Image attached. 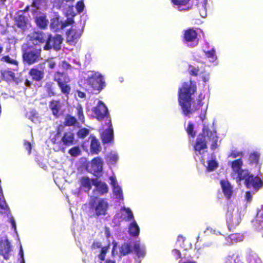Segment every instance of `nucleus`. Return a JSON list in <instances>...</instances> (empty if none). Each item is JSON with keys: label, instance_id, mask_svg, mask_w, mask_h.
I'll use <instances>...</instances> for the list:
<instances>
[{"label": "nucleus", "instance_id": "obj_1", "mask_svg": "<svg viewBox=\"0 0 263 263\" xmlns=\"http://www.w3.org/2000/svg\"><path fill=\"white\" fill-rule=\"evenodd\" d=\"M203 134L199 135L194 146L195 153L196 156H200L199 159L202 163L206 167L209 172L214 171L218 166V163L216 160L215 156L212 155L210 158L207 160V165H205V155L207 153L206 143L211 142V148L215 149L218 146V137L214 129H210L204 125L202 129Z\"/></svg>", "mask_w": 263, "mask_h": 263}, {"label": "nucleus", "instance_id": "obj_2", "mask_svg": "<svg viewBox=\"0 0 263 263\" xmlns=\"http://www.w3.org/2000/svg\"><path fill=\"white\" fill-rule=\"evenodd\" d=\"M196 90V83L190 81L182 84L179 89L178 101L182 112L185 116H189L194 111L198 109L201 106V100L202 99V94L199 96L197 103H194L191 107L192 96Z\"/></svg>", "mask_w": 263, "mask_h": 263}, {"label": "nucleus", "instance_id": "obj_3", "mask_svg": "<svg viewBox=\"0 0 263 263\" xmlns=\"http://www.w3.org/2000/svg\"><path fill=\"white\" fill-rule=\"evenodd\" d=\"M31 38L34 46H41L39 44V43H43L46 41V44L44 46V49L46 50H49L52 48L56 51L59 50L61 48L63 41V38L61 35L55 34L52 36L50 34L47 38L45 34L42 32L34 33Z\"/></svg>", "mask_w": 263, "mask_h": 263}, {"label": "nucleus", "instance_id": "obj_4", "mask_svg": "<svg viewBox=\"0 0 263 263\" xmlns=\"http://www.w3.org/2000/svg\"><path fill=\"white\" fill-rule=\"evenodd\" d=\"M243 215V210L234 204L228 206L226 215V221L228 229L231 231L239 225Z\"/></svg>", "mask_w": 263, "mask_h": 263}, {"label": "nucleus", "instance_id": "obj_5", "mask_svg": "<svg viewBox=\"0 0 263 263\" xmlns=\"http://www.w3.org/2000/svg\"><path fill=\"white\" fill-rule=\"evenodd\" d=\"M89 208L90 210L93 212L95 216L97 217L105 216L107 214L109 204L106 199L90 198Z\"/></svg>", "mask_w": 263, "mask_h": 263}, {"label": "nucleus", "instance_id": "obj_6", "mask_svg": "<svg viewBox=\"0 0 263 263\" xmlns=\"http://www.w3.org/2000/svg\"><path fill=\"white\" fill-rule=\"evenodd\" d=\"M228 164L232 170V177L236 180L237 182H239L245 175L248 174V170L242 168L243 161L241 159H237L229 162Z\"/></svg>", "mask_w": 263, "mask_h": 263}, {"label": "nucleus", "instance_id": "obj_7", "mask_svg": "<svg viewBox=\"0 0 263 263\" xmlns=\"http://www.w3.org/2000/svg\"><path fill=\"white\" fill-rule=\"evenodd\" d=\"M86 82L95 90H101L105 86L103 76L98 72L89 71Z\"/></svg>", "mask_w": 263, "mask_h": 263}, {"label": "nucleus", "instance_id": "obj_8", "mask_svg": "<svg viewBox=\"0 0 263 263\" xmlns=\"http://www.w3.org/2000/svg\"><path fill=\"white\" fill-rule=\"evenodd\" d=\"M41 46H36L24 51L23 54L24 61L29 64L38 62L42 59L41 55Z\"/></svg>", "mask_w": 263, "mask_h": 263}, {"label": "nucleus", "instance_id": "obj_9", "mask_svg": "<svg viewBox=\"0 0 263 263\" xmlns=\"http://www.w3.org/2000/svg\"><path fill=\"white\" fill-rule=\"evenodd\" d=\"M0 214L7 216L8 221L11 223L12 229L17 233L16 225L14 218L10 214V209L3 196L2 189L0 186Z\"/></svg>", "mask_w": 263, "mask_h": 263}, {"label": "nucleus", "instance_id": "obj_10", "mask_svg": "<svg viewBox=\"0 0 263 263\" xmlns=\"http://www.w3.org/2000/svg\"><path fill=\"white\" fill-rule=\"evenodd\" d=\"M242 180H245V183L247 188L253 189L255 192L258 191L263 186V180L259 176H254L248 171V174L245 175Z\"/></svg>", "mask_w": 263, "mask_h": 263}, {"label": "nucleus", "instance_id": "obj_11", "mask_svg": "<svg viewBox=\"0 0 263 263\" xmlns=\"http://www.w3.org/2000/svg\"><path fill=\"white\" fill-rule=\"evenodd\" d=\"M54 80L57 82L61 92L67 97L71 90V88L68 84L70 80L67 75L64 73L58 72L55 74Z\"/></svg>", "mask_w": 263, "mask_h": 263}, {"label": "nucleus", "instance_id": "obj_12", "mask_svg": "<svg viewBox=\"0 0 263 263\" xmlns=\"http://www.w3.org/2000/svg\"><path fill=\"white\" fill-rule=\"evenodd\" d=\"M69 14L71 15V17H68L64 22L60 21L59 19L57 17L51 19L50 23L51 29L54 32H58L73 24L74 23L73 17L75 14L73 12L72 13L70 12Z\"/></svg>", "mask_w": 263, "mask_h": 263}, {"label": "nucleus", "instance_id": "obj_13", "mask_svg": "<svg viewBox=\"0 0 263 263\" xmlns=\"http://www.w3.org/2000/svg\"><path fill=\"white\" fill-rule=\"evenodd\" d=\"M183 43L190 47H194L198 44L197 33L193 28L183 31Z\"/></svg>", "mask_w": 263, "mask_h": 263}, {"label": "nucleus", "instance_id": "obj_14", "mask_svg": "<svg viewBox=\"0 0 263 263\" xmlns=\"http://www.w3.org/2000/svg\"><path fill=\"white\" fill-rule=\"evenodd\" d=\"M94 189L92 191V195L91 198H97L98 197L103 196L108 192V186L107 184L98 179H93Z\"/></svg>", "mask_w": 263, "mask_h": 263}, {"label": "nucleus", "instance_id": "obj_15", "mask_svg": "<svg viewBox=\"0 0 263 263\" xmlns=\"http://www.w3.org/2000/svg\"><path fill=\"white\" fill-rule=\"evenodd\" d=\"M92 111L98 120H102L108 114L107 108L101 101H97V105L92 108Z\"/></svg>", "mask_w": 263, "mask_h": 263}, {"label": "nucleus", "instance_id": "obj_16", "mask_svg": "<svg viewBox=\"0 0 263 263\" xmlns=\"http://www.w3.org/2000/svg\"><path fill=\"white\" fill-rule=\"evenodd\" d=\"M110 184L112 188L114 195L118 200H123V193L121 186L118 184L116 178L115 176H111L109 177Z\"/></svg>", "mask_w": 263, "mask_h": 263}, {"label": "nucleus", "instance_id": "obj_17", "mask_svg": "<svg viewBox=\"0 0 263 263\" xmlns=\"http://www.w3.org/2000/svg\"><path fill=\"white\" fill-rule=\"evenodd\" d=\"M11 251L10 242L6 238L0 240V255H2L5 259H8L10 257V253Z\"/></svg>", "mask_w": 263, "mask_h": 263}, {"label": "nucleus", "instance_id": "obj_18", "mask_svg": "<svg viewBox=\"0 0 263 263\" xmlns=\"http://www.w3.org/2000/svg\"><path fill=\"white\" fill-rule=\"evenodd\" d=\"M103 161L100 157H96L91 160V170L96 175L98 176L101 173L103 170Z\"/></svg>", "mask_w": 263, "mask_h": 263}, {"label": "nucleus", "instance_id": "obj_19", "mask_svg": "<svg viewBox=\"0 0 263 263\" xmlns=\"http://www.w3.org/2000/svg\"><path fill=\"white\" fill-rule=\"evenodd\" d=\"M108 128L101 134L102 140L104 143H109L114 139V131L110 120L108 121Z\"/></svg>", "mask_w": 263, "mask_h": 263}, {"label": "nucleus", "instance_id": "obj_20", "mask_svg": "<svg viewBox=\"0 0 263 263\" xmlns=\"http://www.w3.org/2000/svg\"><path fill=\"white\" fill-rule=\"evenodd\" d=\"M220 185L224 196L229 199L232 195V186L228 180L224 179L220 181Z\"/></svg>", "mask_w": 263, "mask_h": 263}, {"label": "nucleus", "instance_id": "obj_21", "mask_svg": "<svg viewBox=\"0 0 263 263\" xmlns=\"http://www.w3.org/2000/svg\"><path fill=\"white\" fill-rule=\"evenodd\" d=\"M29 74L32 77V79L35 81L42 80L44 77L43 69L40 70L36 66L30 70Z\"/></svg>", "mask_w": 263, "mask_h": 263}, {"label": "nucleus", "instance_id": "obj_22", "mask_svg": "<svg viewBox=\"0 0 263 263\" xmlns=\"http://www.w3.org/2000/svg\"><path fill=\"white\" fill-rule=\"evenodd\" d=\"M191 0H171L174 7L180 11L189 10L187 5Z\"/></svg>", "mask_w": 263, "mask_h": 263}, {"label": "nucleus", "instance_id": "obj_23", "mask_svg": "<svg viewBox=\"0 0 263 263\" xmlns=\"http://www.w3.org/2000/svg\"><path fill=\"white\" fill-rule=\"evenodd\" d=\"M130 221L128 225V233L132 236L137 237L140 233V228L135 219Z\"/></svg>", "mask_w": 263, "mask_h": 263}, {"label": "nucleus", "instance_id": "obj_24", "mask_svg": "<svg viewBox=\"0 0 263 263\" xmlns=\"http://www.w3.org/2000/svg\"><path fill=\"white\" fill-rule=\"evenodd\" d=\"M121 217L126 221H130L134 219V214L132 210L125 206H123L120 209Z\"/></svg>", "mask_w": 263, "mask_h": 263}, {"label": "nucleus", "instance_id": "obj_25", "mask_svg": "<svg viewBox=\"0 0 263 263\" xmlns=\"http://www.w3.org/2000/svg\"><path fill=\"white\" fill-rule=\"evenodd\" d=\"M134 251L139 258L144 257L146 254L145 245L141 244L139 241L134 244Z\"/></svg>", "mask_w": 263, "mask_h": 263}, {"label": "nucleus", "instance_id": "obj_26", "mask_svg": "<svg viewBox=\"0 0 263 263\" xmlns=\"http://www.w3.org/2000/svg\"><path fill=\"white\" fill-rule=\"evenodd\" d=\"M80 182L81 187L87 193L90 190L91 185H93V179H90L88 177H83L80 180Z\"/></svg>", "mask_w": 263, "mask_h": 263}, {"label": "nucleus", "instance_id": "obj_27", "mask_svg": "<svg viewBox=\"0 0 263 263\" xmlns=\"http://www.w3.org/2000/svg\"><path fill=\"white\" fill-rule=\"evenodd\" d=\"M27 18L23 14L22 12H18L15 17V23L17 26L22 30L26 28Z\"/></svg>", "mask_w": 263, "mask_h": 263}, {"label": "nucleus", "instance_id": "obj_28", "mask_svg": "<svg viewBox=\"0 0 263 263\" xmlns=\"http://www.w3.org/2000/svg\"><path fill=\"white\" fill-rule=\"evenodd\" d=\"M243 236L240 234H232L226 238V245H230L235 242L241 241L243 240Z\"/></svg>", "mask_w": 263, "mask_h": 263}, {"label": "nucleus", "instance_id": "obj_29", "mask_svg": "<svg viewBox=\"0 0 263 263\" xmlns=\"http://www.w3.org/2000/svg\"><path fill=\"white\" fill-rule=\"evenodd\" d=\"M47 4L46 0H33L31 8L28 7V9L34 13L37 9H43L46 7Z\"/></svg>", "mask_w": 263, "mask_h": 263}, {"label": "nucleus", "instance_id": "obj_30", "mask_svg": "<svg viewBox=\"0 0 263 263\" xmlns=\"http://www.w3.org/2000/svg\"><path fill=\"white\" fill-rule=\"evenodd\" d=\"M207 3L206 0H199L195 5L198 8L200 16L202 17H205L207 15L206 5Z\"/></svg>", "mask_w": 263, "mask_h": 263}, {"label": "nucleus", "instance_id": "obj_31", "mask_svg": "<svg viewBox=\"0 0 263 263\" xmlns=\"http://www.w3.org/2000/svg\"><path fill=\"white\" fill-rule=\"evenodd\" d=\"M74 114L78 118V121L84 124L85 121V117L83 113V109L81 104H78L74 107Z\"/></svg>", "mask_w": 263, "mask_h": 263}, {"label": "nucleus", "instance_id": "obj_32", "mask_svg": "<svg viewBox=\"0 0 263 263\" xmlns=\"http://www.w3.org/2000/svg\"><path fill=\"white\" fill-rule=\"evenodd\" d=\"M49 107L51 110L53 115L58 117L61 107L60 102L59 101L52 100L50 102Z\"/></svg>", "mask_w": 263, "mask_h": 263}, {"label": "nucleus", "instance_id": "obj_33", "mask_svg": "<svg viewBox=\"0 0 263 263\" xmlns=\"http://www.w3.org/2000/svg\"><path fill=\"white\" fill-rule=\"evenodd\" d=\"M132 246L130 243L124 242L119 248L120 256L128 254L132 252Z\"/></svg>", "mask_w": 263, "mask_h": 263}, {"label": "nucleus", "instance_id": "obj_34", "mask_svg": "<svg viewBox=\"0 0 263 263\" xmlns=\"http://www.w3.org/2000/svg\"><path fill=\"white\" fill-rule=\"evenodd\" d=\"M62 139V142L64 145H69L73 144L74 135L71 132L65 133Z\"/></svg>", "mask_w": 263, "mask_h": 263}, {"label": "nucleus", "instance_id": "obj_35", "mask_svg": "<svg viewBox=\"0 0 263 263\" xmlns=\"http://www.w3.org/2000/svg\"><path fill=\"white\" fill-rule=\"evenodd\" d=\"M101 150L99 141L94 137H91L90 151L92 153L97 154Z\"/></svg>", "mask_w": 263, "mask_h": 263}, {"label": "nucleus", "instance_id": "obj_36", "mask_svg": "<svg viewBox=\"0 0 263 263\" xmlns=\"http://www.w3.org/2000/svg\"><path fill=\"white\" fill-rule=\"evenodd\" d=\"M254 227L259 231L263 230V214L257 213L256 219L253 221Z\"/></svg>", "mask_w": 263, "mask_h": 263}, {"label": "nucleus", "instance_id": "obj_37", "mask_svg": "<svg viewBox=\"0 0 263 263\" xmlns=\"http://www.w3.org/2000/svg\"><path fill=\"white\" fill-rule=\"evenodd\" d=\"M64 124L66 126H79L80 122L74 117L70 115H67L65 118Z\"/></svg>", "mask_w": 263, "mask_h": 263}, {"label": "nucleus", "instance_id": "obj_38", "mask_svg": "<svg viewBox=\"0 0 263 263\" xmlns=\"http://www.w3.org/2000/svg\"><path fill=\"white\" fill-rule=\"evenodd\" d=\"M249 263H261V260L258 255L252 251H249L247 255Z\"/></svg>", "mask_w": 263, "mask_h": 263}, {"label": "nucleus", "instance_id": "obj_39", "mask_svg": "<svg viewBox=\"0 0 263 263\" xmlns=\"http://www.w3.org/2000/svg\"><path fill=\"white\" fill-rule=\"evenodd\" d=\"M205 55L206 57L210 59V61L212 62L214 65H217V55H216V51L214 48H212L211 50L205 51Z\"/></svg>", "mask_w": 263, "mask_h": 263}, {"label": "nucleus", "instance_id": "obj_40", "mask_svg": "<svg viewBox=\"0 0 263 263\" xmlns=\"http://www.w3.org/2000/svg\"><path fill=\"white\" fill-rule=\"evenodd\" d=\"M67 36L70 41H74L79 39L81 35V33L77 31L76 29L72 28L67 32Z\"/></svg>", "mask_w": 263, "mask_h": 263}, {"label": "nucleus", "instance_id": "obj_41", "mask_svg": "<svg viewBox=\"0 0 263 263\" xmlns=\"http://www.w3.org/2000/svg\"><path fill=\"white\" fill-rule=\"evenodd\" d=\"M259 157V153L254 152L249 155L248 161L250 164L257 165L258 163Z\"/></svg>", "mask_w": 263, "mask_h": 263}, {"label": "nucleus", "instance_id": "obj_42", "mask_svg": "<svg viewBox=\"0 0 263 263\" xmlns=\"http://www.w3.org/2000/svg\"><path fill=\"white\" fill-rule=\"evenodd\" d=\"M35 22L37 26L44 28L47 25L48 21L45 16L42 15L36 17Z\"/></svg>", "mask_w": 263, "mask_h": 263}, {"label": "nucleus", "instance_id": "obj_43", "mask_svg": "<svg viewBox=\"0 0 263 263\" xmlns=\"http://www.w3.org/2000/svg\"><path fill=\"white\" fill-rule=\"evenodd\" d=\"M108 162L111 164H116L119 160V156L116 152H111L107 156Z\"/></svg>", "mask_w": 263, "mask_h": 263}, {"label": "nucleus", "instance_id": "obj_44", "mask_svg": "<svg viewBox=\"0 0 263 263\" xmlns=\"http://www.w3.org/2000/svg\"><path fill=\"white\" fill-rule=\"evenodd\" d=\"M224 263H242V261L238 255L233 254L226 258Z\"/></svg>", "mask_w": 263, "mask_h": 263}, {"label": "nucleus", "instance_id": "obj_45", "mask_svg": "<svg viewBox=\"0 0 263 263\" xmlns=\"http://www.w3.org/2000/svg\"><path fill=\"white\" fill-rule=\"evenodd\" d=\"M1 61L6 62L15 66L13 70H16L17 67V62L16 60L13 59L9 57L8 55L4 56L2 58Z\"/></svg>", "mask_w": 263, "mask_h": 263}, {"label": "nucleus", "instance_id": "obj_46", "mask_svg": "<svg viewBox=\"0 0 263 263\" xmlns=\"http://www.w3.org/2000/svg\"><path fill=\"white\" fill-rule=\"evenodd\" d=\"M244 153L243 152L235 149H233L231 151V153L229 155V157L232 158H238V159H241Z\"/></svg>", "mask_w": 263, "mask_h": 263}, {"label": "nucleus", "instance_id": "obj_47", "mask_svg": "<svg viewBox=\"0 0 263 263\" xmlns=\"http://www.w3.org/2000/svg\"><path fill=\"white\" fill-rule=\"evenodd\" d=\"M188 71L190 74L194 76H197L198 74H200V72H201L198 67L193 65L189 66Z\"/></svg>", "mask_w": 263, "mask_h": 263}, {"label": "nucleus", "instance_id": "obj_48", "mask_svg": "<svg viewBox=\"0 0 263 263\" xmlns=\"http://www.w3.org/2000/svg\"><path fill=\"white\" fill-rule=\"evenodd\" d=\"M109 247H103L101 248V252L98 255L99 259L101 261H104L106 256V254L108 250Z\"/></svg>", "mask_w": 263, "mask_h": 263}, {"label": "nucleus", "instance_id": "obj_49", "mask_svg": "<svg viewBox=\"0 0 263 263\" xmlns=\"http://www.w3.org/2000/svg\"><path fill=\"white\" fill-rule=\"evenodd\" d=\"M89 131L88 129L83 128L80 129L77 135L80 138H84L89 134Z\"/></svg>", "mask_w": 263, "mask_h": 263}, {"label": "nucleus", "instance_id": "obj_50", "mask_svg": "<svg viewBox=\"0 0 263 263\" xmlns=\"http://www.w3.org/2000/svg\"><path fill=\"white\" fill-rule=\"evenodd\" d=\"M69 153L71 156L77 157L80 155L81 151L79 147L75 146L69 149Z\"/></svg>", "mask_w": 263, "mask_h": 263}, {"label": "nucleus", "instance_id": "obj_51", "mask_svg": "<svg viewBox=\"0 0 263 263\" xmlns=\"http://www.w3.org/2000/svg\"><path fill=\"white\" fill-rule=\"evenodd\" d=\"M186 131L189 135L191 137L194 138L195 136V132H194V126L192 123H189L186 128Z\"/></svg>", "mask_w": 263, "mask_h": 263}, {"label": "nucleus", "instance_id": "obj_52", "mask_svg": "<svg viewBox=\"0 0 263 263\" xmlns=\"http://www.w3.org/2000/svg\"><path fill=\"white\" fill-rule=\"evenodd\" d=\"M51 141L53 143H61L62 142V139L61 137V135L59 132H58L56 134H55L53 137H51Z\"/></svg>", "mask_w": 263, "mask_h": 263}, {"label": "nucleus", "instance_id": "obj_53", "mask_svg": "<svg viewBox=\"0 0 263 263\" xmlns=\"http://www.w3.org/2000/svg\"><path fill=\"white\" fill-rule=\"evenodd\" d=\"M3 74L4 77L7 80H13L15 77L14 73L11 71H6Z\"/></svg>", "mask_w": 263, "mask_h": 263}, {"label": "nucleus", "instance_id": "obj_54", "mask_svg": "<svg viewBox=\"0 0 263 263\" xmlns=\"http://www.w3.org/2000/svg\"><path fill=\"white\" fill-rule=\"evenodd\" d=\"M200 76L202 79V80L204 82H208L209 80H210V73L208 72H206V71H205L204 72H200Z\"/></svg>", "mask_w": 263, "mask_h": 263}, {"label": "nucleus", "instance_id": "obj_55", "mask_svg": "<svg viewBox=\"0 0 263 263\" xmlns=\"http://www.w3.org/2000/svg\"><path fill=\"white\" fill-rule=\"evenodd\" d=\"M76 8L78 13H81L84 8V3L82 1L78 2L76 5Z\"/></svg>", "mask_w": 263, "mask_h": 263}, {"label": "nucleus", "instance_id": "obj_56", "mask_svg": "<svg viewBox=\"0 0 263 263\" xmlns=\"http://www.w3.org/2000/svg\"><path fill=\"white\" fill-rule=\"evenodd\" d=\"M18 255L20 256V258L19 259V260L20 261V263H25L24 255V251H23V248H22V246H20Z\"/></svg>", "mask_w": 263, "mask_h": 263}, {"label": "nucleus", "instance_id": "obj_57", "mask_svg": "<svg viewBox=\"0 0 263 263\" xmlns=\"http://www.w3.org/2000/svg\"><path fill=\"white\" fill-rule=\"evenodd\" d=\"M208 232H209L211 234H214L216 235L221 234V233L219 231H217L211 227H208L206 228V230L205 231V233H208Z\"/></svg>", "mask_w": 263, "mask_h": 263}, {"label": "nucleus", "instance_id": "obj_58", "mask_svg": "<svg viewBox=\"0 0 263 263\" xmlns=\"http://www.w3.org/2000/svg\"><path fill=\"white\" fill-rule=\"evenodd\" d=\"M252 199V195L250 191L246 192L245 194V200L247 203H249L251 202Z\"/></svg>", "mask_w": 263, "mask_h": 263}, {"label": "nucleus", "instance_id": "obj_59", "mask_svg": "<svg viewBox=\"0 0 263 263\" xmlns=\"http://www.w3.org/2000/svg\"><path fill=\"white\" fill-rule=\"evenodd\" d=\"M185 238L182 236H179L177 240V245H179L181 248H184L182 243L184 241Z\"/></svg>", "mask_w": 263, "mask_h": 263}, {"label": "nucleus", "instance_id": "obj_60", "mask_svg": "<svg viewBox=\"0 0 263 263\" xmlns=\"http://www.w3.org/2000/svg\"><path fill=\"white\" fill-rule=\"evenodd\" d=\"M173 255L175 257L176 259H179L181 257V253L177 249H174L172 251Z\"/></svg>", "mask_w": 263, "mask_h": 263}, {"label": "nucleus", "instance_id": "obj_61", "mask_svg": "<svg viewBox=\"0 0 263 263\" xmlns=\"http://www.w3.org/2000/svg\"><path fill=\"white\" fill-rule=\"evenodd\" d=\"M24 144V146H25V148L28 151V154H30L31 153V143L28 141H25Z\"/></svg>", "mask_w": 263, "mask_h": 263}, {"label": "nucleus", "instance_id": "obj_62", "mask_svg": "<svg viewBox=\"0 0 263 263\" xmlns=\"http://www.w3.org/2000/svg\"><path fill=\"white\" fill-rule=\"evenodd\" d=\"M92 247L93 249H101L102 248L101 243L99 241H94L92 245Z\"/></svg>", "mask_w": 263, "mask_h": 263}, {"label": "nucleus", "instance_id": "obj_63", "mask_svg": "<svg viewBox=\"0 0 263 263\" xmlns=\"http://www.w3.org/2000/svg\"><path fill=\"white\" fill-rule=\"evenodd\" d=\"M48 63V66L50 69H53L55 66V63L53 60H49L47 61Z\"/></svg>", "mask_w": 263, "mask_h": 263}, {"label": "nucleus", "instance_id": "obj_64", "mask_svg": "<svg viewBox=\"0 0 263 263\" xmlns=\"http://www.w3.org/2000/svg\"><path fill=\"white\" fill-rule=\"evenodd\" d=\"M47 92H48V95L50 96V97H51V96H54L55 93L54 92H53L51 87H48L47 88Z\"/></svg>", "mask_w": 263, "mask_h": 263}]
</instances>
